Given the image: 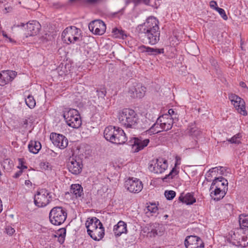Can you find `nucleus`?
Wrapping results in <instances>:
<instances>
[{"label": "nucleus", "mask_w": 248, "mask_h": 248, "mask_svg": "<svg viewBox=\"0 0 248 248\" xmlns=\"http://www.w3.org/2000/svg\"><path fill=\"white\" fill-rule=\"evenodd\" d=\"M158 24L159 21L155 17L150 16L143 24L139 25L136 30L140 37H146L149 44L154 45L160 39V31Z\"/></svg>", "instance_id": "obj_1"}, {"label": "nucleus", "mask_w": 248, "mask_h": 248, "mask_svg": "<svg viewBox=\"0 0 248 248\" xmlns=\"http://www.w3.org/2000/svg\"><path fill=\"white\" fill-rule=\"evenodd\" d=\"M119 122L125 128L146 129L149 127V119H145L143 124H139L140 119L136 112L130 108H124L118 114Z\"/></svg>", "instance_id": "obj_2"}, {"label": "nucleus", "mask_w": 248, "mask_h": 248, "mask_svg": "<svg viewBox=\"0 0 248 248\" xmlns=\"http://www.w3.org/2000/svg\"><path fill=\"white\" fill-rule=\"evenodd\" d=\"M104 135L108 141L117 144H124L127 140L124 131L121 128L112 125L105 128Z\"/></svg>", "instance_id": "obj_3"}, {"label": "nucleus", "mask_w": 248, "mask_h": 248, "mask_svg": "<svg viewBox=\"0 0 248 248\" xmlns=\"http://www.w3.org/2000/svg\"><path fill=\"white\" fill-rule=\"evenodd\" d=\"M85 225L88 234L93 240L99 241L104 237V228L101 221L96 217L89 218Z\"/></svg>", "instance_id": "obj_4"}, {"label": "nucleus", "mask_w": 248, "mask_h": 248, "mask_svg": "<svg viewBox=\"0 0 248 248\" xmlns=\"http://www.w3.org/2000/svg\"><path fill=\"white\" fill-rule=\"evenodd\" d=\"M63 117L67 124L73 128H78L81 125V117L77 109H65L63 111Z\"/></svg>", "instance_id": "obj_5"}, {"label": "nucleus", "mask_w": 248, "mask_h": 248, "mask_svg": "<svg viewBox=\"0 0 248 248\" xmlns=\"http://www.w3.org/2000/svg\"><path fill=\"white\" fill-rule=\"evenodd\" d=\"M81 30L75 27L66 28L62 32V36L63 40L67 44H74L81 40Z\"/></svg>", "instance_id": "obj_6"}, {"label": "nucleus", "mask_w": 248, "mask_h": 248, "mask_svg": "<svg viewBox=\"0 0 248 248\" xmlns=\"http://www.w3.org/2000/svg\"><path fill=\"white\" fill-rule=\"evenodd\" d=\"M67 212L62 206L53 207L49 214L50 222L54 225H60L66 220Z\"/></svg>", "instance_id": "obj_7"}, {"label": "nucleus", "mask_w": 248, "mask_h": 248, "mask_svg": "<svg viewBox=\"0 0 248 248\" xmlns=\"http://www.w3.org/2000/svg\"><path fill=\"white\" fill-rule=\"evenodd\" d=\"M52 201V193L46 189H39L34 196V204L38 207H43Z\"/></svg>", "instance_id": "obj_8"}, {"label": "nucleus", "mask_w": 248, "mask_h": 248, "mask_svg": "<svg viewBox=\"0 0 248 248\" xmlns=\"http://www.w3.org/2000/svg\"><path fill=\"white\" fill-rule=\"evenodd\" d=\"M67 166L70 172L75 175L78 174L81 172L83 168L82 159L77 156L70 157Z\"/></svg>", "instance_id": "obj_9"}, {"label": "nucleus", "mask_w": 248, "mask_h": 248, "mask_svg": "<svg viewBox=\"0 0 248 248\" xmlns=\"http://www.w3.org/2000/svg\"><path fill=\"white\" fill-rule=\"evenodd\" d=\"M125 188L131 193H139L143 188L142 182L137 178H129L125 181Z\"/></svg>", "instance_id": "obj_10"}, {"label": "nucleus", "mask_w": 248, "mask_h": 248, "mask_svg": "<svg viewBox=\"0 0 248 248\" xmlns=\"http://www.w3.org/2000/svg\"><path fill=\"white\" fill-rule=\"evenodd\" d=\"M185 245L186 248H204V244L202 239L195 235L186 236Z\"/></svg>", "instance_id": "obj_11"}, {"label": "nucleus", "mask_w": 248, "mask_h": 248, "mask_svg": "<svg viewBox=\"0 0 248 248\" xmlns=\"http://www.w3.org/2000/svg\"><path fill=\"white\" fill-rule=\"evenodd\" d=\"M90 31L96 35H102L106 31V27L104 22L98 19L95 20L89 24Z\"/></svg>", "instance_id": "obj_12"}, {"label": "nucleus", "mask_w": 248, "mask_h": 248, "mask_svg": "<svg viewBox=\"0 0 248 248\" xmlns=\"http://www.w3.org/2000/svg\"><path fill=\"white\" fill-rule=\"evenodd\" d=\"M50 139L53 144L61 149H64L68 145L67 139L62 135L52 133L50 134Z\"/></svg>", "instance_id": "obj_13"}, {"label": "nucleus", "mask_w": 248, "mask_h": 248, "mask_svg": "<svg viewBox=\"0 0 248 248\" xmlns=\"http://www.w3.org/2000/svg\"><path fill=\"white\" fill-rule=\"evenodd\" d=\"M243 234H244L243 228H237L233 232L231 231L230 235L231 241L232 243L237 246L245 247L246 243H244L242 241H240Z\"/></svg>", "instance_id": "obj_14"}, {"label": "nucleus", "mask_w": 248, "mask_h": 248, "mask_svg": "<svg viewBox=\"0 0 248 248\" xmlns=\"http://www.w3.org/2000/svg\"><path fill=\"white\" fill-rule=\"evenodd\" d=\"M168 167L167 161L163 158L157 159L155 162L149 165V169L155 173H162Z\"/></svg>", "instance_id": "obj_15"}, {"label": "nucleus", "mask_w": 248, "mask_h": 248, "mask_svg": "<svg viewBox=\"0 0 248 248\" xmlns=\"http://www.w3.org/2000/svg\"><path fill=\"white\" fill-rule=\"evenodd\" d=\"M148 139H143L142 138H134L131 141V146L134 152H138L146 147L149 143Z\"/></svg>", "instance_id": "obj_16"}, {"label": "nucleus", "mask_w": 248, "mask_h": 248, "mask_svg": "<svg viewBox=\"0 0 248 248\" xmlns=\"http://www.w3.org/2000/svg\"><path fill=\"white\" fill-rule=\"evenodd\" d=\"M157 119L161 127H163V130H164V131H167L171 128L173 120V118L170 117L169 115L167 114H163L159 117Z\"/></svg>", "instance_id": "obj_17"}, {"label": "nucleus", "mask_w": 248, "mask_h": 248, "mask_svg": "<svg viewBox=\"0 0 248 248\" xmlns=\"http://www.w3.org/2000/svg\"><path fill=\"white\" fill-rule=\"evenodd\" d=\"M146 92V88L140 84H136V85L132 86L129 90V93L133 98H141Z\"/></svg>", "instance_id": "obj_18"}, {"label": "nucleus", "mask_w": 248, "mask_h": 248, "mask_svg": "<svg viewBox=\"0 0 248 248\" xmlns=\"http://www.w3.org/2000/svg\"><path fill=\"white\" fill-rule=\"evenodd\" d=\"M16 73L14 71H2L0 73V86H4L13 80Z\"/></svg>", "instance_id": "obj_19"}, {"label": "nucleus", "mask_w": 248, "mask_h": 248, "mask_svg": "<svg viewBox=\"0 0 248 248\" xmlns=\"http://www.w3.org/2000/svg\"><path fill=\"white\" fill-rule=\"evenodd\" d=\"M228 181L223 177L221 176L216 178L212 183L210 190H212L214 188L215 186H216L217 188H219L220 189H224V191L227 192L228 190Z\"/></svg>", "instance_id": "obj_20"}, {"label": "nucleus", "mask_w": 248, "mask_h": 248, "mask_svg": "<svg viewBox=\"0 0 248 248\" xmlns=\"http://www.w3.org/2000/svg\"><path fill=\"white\" fill-rule=\"evenodd\" d=\"M138 50L140 53H147L149 55H157L160 54H163L164 52V48H152L149 46H146L144 45H141L138 47Z\"/></svg>", "instance_id": "obj_21"}, {"label": "nucleus", "mask_w": 248, "mask_h": 248, "mask_svg": "<svg viewBox=\"0 0 248 248\" xmlns=\"http://www.w3.org/2000/svg\"><path fill=\"white\" fill-rule=\"evenodd\" d=\"M41 27L40 23L36 20L29 22L27 24V28L29 32L28 34L30 36L36 35L39 32Z\"/></svg>", "instance_id": "obj_22"}, {"label": "nucleus", "mask_w": 248, "mask_h": 248, "mask_svg": "<svg viewBox=\"0 0 248 248\" xmlns=\"http://www.w3.org/2000/svg\"><path fill=\"white\" fill-rule=\"evenodd\" d=\"M113 231L116 236H120L122 234L126 233L127 232L126 223L123 221H120L114 226Z\"/></svg>", "instance_id": "obj_23"}, {"label": "nucleus", "mask_w": 248, "mask_h": 248, "mask_svg": "<svg viewBox=\"0 0 248 248\" xmlns=\"http://www.w3.org/2000/svg\"><path fill=\"white\" fill-rule=\"evenodd\" d=\"M211 190L212 191L210 193L211 197L215 201H217L222 199L227 192L224 191V189H220L219 188H217L216 186Z\"/></svg>", "instance_id": "obj_24"}, {"label": "nucleus", "mask_w": 248, "mask_h": 248, "mask_svg": "<svg viewBox=\"0 0 248 248\" xmlns=\"http://www.w3.org/2000/svg\"><path fill=\"white\" fill-rule=\"evenodd\" d=\"M245 101L241 98V100H236L232 103L239 113L246 116L247 115V112L245 109Z\"/></svg>", "instance_id": "obj_25"}, {"label": "nucleus", "mask_w": 248, "mask_h": 248, "mask_svg": "<svg viewBox=\"0 0 248 248\" xmlns=\"http://www.w3.org/2000/svg\"><path fill=\"white\" fill-rule=\"evenodd\" d=\"M150 236L155 237L156 235L161 236L163 234L162 225L158 223H155L151 226Z\"/></svg>", "instance_id": "obj_26"}, {"label": "nucleus", "mask_w": 248, "mask_h": 248, "mask_svg": "<svg viewBox=\"0 0 248 248\" xmlns=\"http://www.w3.org/2000/svg\"><path fill=\"white\" fill-rule=\"evenodd\" d=\"M179 200L187 205H191L196 202V199L192 194L188 193L185 196L181 195L179 197Z\"/></svg>", "instance_id": "obj_27"}, {"label": "nucleus", "mask_w": 248, "mask_h": 248, "mask_svg": "<svg viewBox=\"0 0 248 248\" xmlns=\"http://www.w3.org/2000/svg\"><path fill=\"white\" fill-rule=\"evenodd\" d=\"M28 148L30 152L36 154L41 149V144L38 141L31 140L28 145Z\"/></svg>", "instance_id": "obj_28"}, {"label": "nucleus", "mask_w": 248, "mask_h": 248, "mask_svg": "<svg viewBox=\"0 0 248 248\" xmlns=\"http://www.w3.org/2000/svg\"><path fill=\"white\" fill-rule=\"evenodd\" d=\"M70 192L74 194L76 198L80 197L83 194L82 187L79 184L72 185Z\"/></svg>", "instance_id": "obj_29"}, {"label": "nucleus", "mask_w": 248, "mask_h": 248, "mask_svg": "<svg viewBox=\"0 0 248 248\" xmlns=\"http://www.w3.org/2000/svg\"><path fill=\"white\" fill-rule=\"evenodd\" d=\"M162 131H164V130H163V127H161L159 123H158V120L157 119L156 122L154 124H153L148 129V130L146 131V132H147L150 135H152L158 133Z\"/></svg>", "instance_id": "obj_30"}, {"label": "nucleus", "mask_w": 248, "mask_h": 248, "mask_svg": "<svg viewBox=\"0 0 248 248\" xmlns=\"http://www.w3.org/2000/svg\"><path fill=\"white\" fill-rule=\"evenodd\" d=\"M239 222L240 228H247L248 230V215L242 214L239 215Z\"/></svg>", "instance_id": "obj_31"}, {"label": "nucleus", "mask_w": 248, "mask_h": 248, "mask_svg": "<svg viewBox=\"0 0 248 248\" xmlns=\"http://www.w3.org/2000/svg\"><path fill=\"white\" fill-rule=\"evenodd\" d=\"M25 102L26 105L31 108H33L36 105L34 97L31 95H28L27 98L25 99Z\"/></svg>", "instance_id": "obj_32"}, {"label": "nucleus", "mask_w": 248, "mask_h": 248, "mask_svg": "<svg viewBox=\"0 0 248 248\" xmlns=\"http://www.w3.org/2000/svg\"><path fill=\"white\" fill-rule=\"evenodd\" d=\"M112 35L115 38H124V31L122 30H120L117 28H114L113 29Z\"/></svg>", "instance_id": "obj_33"}, {"label": "nucleus", "mask_w": 248, "mask_h": 248, "mask_svg": "<svg viewBox=\"0 0 248 248\" xmlns=\"http://www.w3.org/2000/svg\"><path fill=\"white\" fill-rule=\"evenodd\" d=\"M189 53L192 55H196L198 53V47L196 44H193L190 46H188Z\"/></svg>", "instance_id": "obj_34"}, {"label": "nucleus", "mask_w": 248, "mask_h": 248, "mask_svg": "<svg viewBox=\"0 0 248 248\" xmlns=\"http://www.w3.org/2000/svg\"><path fill=\"white\" fill-rule=\"evenodd\" d=\"M188 132L190 135L198 137L200 135V131L196 127H189L188 128Z\"/></svg>", "instance_id": "obj_35"}, {"label": "nucleus", "mask_w": 248, "mask_h": 248, "mask_svg": "<svg viewBox=\"0 0 248 248\" xmlns=\"http://www.w3.org/2000/svg\"><path fill=\"white\" fill-rule=\"evenodd\" d=\"M95 92L97 93V95L98 96V98H104L107 93L106 90L104 87L96 90Z\"/></svg>", "instance_id": "obj_36"}, {"label": "nucleus", "mask_w": 248, "mask_h": 248, "mask_svg": "<svg viewBox=\"0 0 248 248\" xmlns=\"http://www.w3.org/2000/svg\"><path fill=\"white\" fill-rule=\"evenodd\" d=\"M164 194L168 200H171L174 198L176 193L173 190H166L165 191Z\"/></svg>", "instance_id": "obj_37"}, {"label": "nucleus", "mask_w": 248, "mask_h": 248, "mask_svg": "<svg viewBox=\"0 0 248 248\" xmlns=\"http://www.w3.org/2000/svg\"><path fill=\"white\" fill-rule=\"evenodd\" d=\"M178 170H177L175 168H173L169 174L166 175L164 178V179H166L167 178H171L172 179L173 177L178 173Z\"/></svg>", "instance_id": "obj_38"}, {"label": "nucleus", "mask_w": 248, "mask_h": 248, "mask_svg": "<svg viewBox=\"0 0 248 248\" xmlns=\"http://www.w3.org/2000/svg\"><path fill=\"white\" fill-rule=\"evenodd\" d=\"M102 0H83V4L86 5H94Z\"/></svg>", "instance_id": "obj_39"}, {"label": "nucleus", "mask_w": 248, "mask_h": 248, "mask_svg": "<svg viewBox=\"0 0 248 248\" xmlns=\"http://www.w3.org/2000/svg\"><path fill=\"white\" fill-rule=\"evenodd\" d=\"M147 210L151 213H155L157 210V207L155 203H152L150 205L147 206Z\"/></svg>", "instance_id": "obj_40"}, {"label": "nucleus", "mask_w": 248, "mask_h": 248, "mask_svg": "<svg viewBox=\"0 0 248 248\" xmlns=\"http://www.w3.org/2000/svg\"><path fill=\"white\" fill-rule=\"evenodd\" d=\"M216 11H217L218 12V13L220 15V16L224 19L226 20L228 18L227 16L226 15L224 9L219 7H217L216 8Z\"/></svg>", "instance_id": "obj_41"}, {"label": "nucleus", "mask_w": 248, "mask_h": 248, "mask_svg": "<svg viewBox=\"0 0 248 248\" xmlns=\"http://www.w3.org/2000/svg\"><path fill=\"white\" fill-rule=\"evenodd\" d=\"M229 98L232 103H233L236 100H241V98L235 94H231L230 95Z\"/></svg>", "instance_id": "obj_42"}, {"label": "nucleus", "mask_w": 248, "mask_h": 248, "mask_svg": "<svg viewBox=\"0 0 248 248\" xmlns=\"http://www.w3.org/2000/svg\"><path fill=\"white\" fill-rule=\"evenodd\" d=\"M228 141L231 143H235L237 144H239L241 143L240 140H237L236 137H234V136H233L231 139L228 140Z\"/></svg>", "instance_id": "obj_43"}, {"label": "nucleus", "mask_w": 248, "mask_h": 248, "mask_svg": "<svg viewBox=\"0 0 248 248\" xmlns=\"http://www.w3.org/2000/svg\"><path fill=\"white\" fill-rule=\"evenodd\" d=\"M6 232L7 234L12 235L15 232V231L12 227L8 226L6 228Z\"/></svg>", "instance_id": "obj_44"}, {"label": "nucleus", "mask_w": 248, "mask_h": 248, "mask_svg": "<svg viewBox=\"0 0 248 248\" xmlns=\"http://www.w3.org/2000/svg\"><path fill=\"white\" fill-rule=\"evenodd\" d=\"M243 241L244 243H246L245 247L248 246V238L247 236L245 235V232H244V234H243L242 236L240 241Z\"/></svg>", "instance_id": "obj_45"}, {"label": "nucleus", "mask_w": 248, "mask_h": 248, "mask_svg": "<svg viewBox=\"0 0 248 248\" xmlns=\"http://www.w3.org/2000/svg\"><path fill=\"white\" fill-rule=\"evenodd\" d=\"M217 3L216 1H214V0H212L210 1V7L213 8V9H214L216 10V8L217 7H218L217 6Z\"/></svg>", "instance_id": "obj_46"}, {"label": "nucleus", "mask_w": 248, "mask_h": 248, "mask_svg": "<svg viewBox=\"0 0 248 248\" xmlns=\"http://www.w3.org/2000/svg\"><path fill=\"white\" fill-rule=\"evenodd\" d=\"M60 232V235L63 237L62 233H63V236H64L66 234V229L65 228H62L59 230Z\"/></svg>", "instance_id": "obj_47"}, {"label": "nucleus", "mask_w": 248, "mask_h": 248, "mask_svg": "<svg viewBox=\"0 0 248 248\" xmlns=\"http://www.w3.org/2000/svg\"><path fill=\"white\" fill-rule=\"evenodd\" d=\"M22 125L23 127H27L28 124V121L27 119H23L21 122Z\"/></svg>", "instance_id": "obj_48"}, {"label": "nucleus", "mask_w": 248, "mask_h": 248, "mask_svg": "<svg viewBox=\"0 0 248 248\" xmlns=\"http://www.w3.org/2000/svg\"><path fill=\"white\" fill-rule=\"evenodd\" d=\"M18 160H19V162L20 163V164L21 165L20 169H27V166H24V165H23V159H22L19 158Z\"/></svg>", "instance_id": "obj_49"}, {"label": "nucleus", "mask_w": 248, "mask_h": 248, "mask_svg": "<svg viewBox=\"0 0 248 248\" xmlns=\"http://www.w3.org/2000/svg\"><path fill=\"white\" fill-rule=\"evenodd\" d=\"M135 2H142L145 4H148L150 2V0H134Z\"/></svg>", "instance_id": "obj_50"}, {"label": "nucleus", "mask_w": 248, "mask_h": 248, "mask_svg": "<svg viewBox=\"0 0 248 248\" xmlns=\"http://www.w3.org/2000/svg\"><path fill=\"white\" fill-rule=\"evenodd\" d=\"M22 173V170H20L15 174L14 177L16 178H18Z\"/></svg>", "instance_id": "obj_51"}, {"label": "nucleus", "mask_w": 248, "mask_h": 248, "mask_svg": "<svg viewBox=\"0 0 248 248\" xmlns=\"http://www.w3.org/2000/svg\"><path fill=\"white\" fill-rule=\"evenodd\" d=\"M170 117H171L172 115L174 113V111L173 109H170L168 111Z\"/></svg>", "instance_id": "obj_52"}, {"label": "nucleus", "mask_w": 248, "mask_h": 248, "mask_svg": "<svg viewBox=\"0 0 248 248\" xmlns=\"http://www.w3.org/2000/svg\"><path fill=\"white\" fill-rule=\"evenodd\" d=\"M218 169L217 168V167H215V168H213L211 169H210L209 170V172H213L214 171L216 172V171H218Z\"/></svg>", "instance_id": "obj_53"}, {"label": "nucleus", "mask_w": 248, "mask_h": 248, "mask_svg": "<svg viewBox=\"0 0 248 248\" xmlns=\"http://www.w3.org/2000/svg\"><path fill=\"white\" fill-rule=\"evenodd\" d=\"M180 158H178L177 157H176V162H175V166L176 167L177 165H180Z\"/></svg>", "instance_id": "obj_54"}, {"label": "nucleus", "mask_w": 248, "mask_h": 248, "mask_svg": "<svg viewBox=\"0 0 248 248\" xmlns=\"http://www.w3.org/2000/svg\"><path fill=\"white\" fill-rule=\"evenodd\" d=\"M239 84L240 86L243 88H246L247 87L246 83L243 81L240 82Z\"/></svg>", "instance_id": "obj_55"}, {"label": "nucleus", "mask_w": 248, "mask_h": 248, "mask_svg": "<svg viewBox=\"0 0 248 248\" xmlns=\"http://www.w3.org/2000/svg\"><path fill=\"white\" fill-rule=\"evenodd\" d=\"M1 33L4 37L6 38H8L7 34L4 31H1Z\"/></svg>", "instance_id": "obj_56"}, {"label": "nucleus", "mask_w": 248, "mask_h": 248, "mask_svg": "<svg viewBox=\"0 0 248 248\" xmlns=\"http://www.w3.org/2000/svg\"><path fill=\"white\" fill-rule=\"evenodd\" d=\"M234 137H236V139L237 140H238L239 139H240L241 137V136L240 135V134L238 133V134H237L236 135H235L234 136H233Z\"/></svg>", "instance_id": "obj_57"}, {"label": "nucleus", "mask_w": 248, "mask_h": 248, "mask_svg": "<svg viewBox=\"0 0 248 248\" xmlns=\"http://www.w3.org/2000/svg\"><path fill=\"white\" fill-rule=\"evenodd\" d=\"M234 137H236V139L237 140H238L239 139H240L241 137V136L240 135V134L238 133V134H237L236 135H235L234 136H233Z\"/></svg>", "instance_id": "obj_58"}, {"label": "nucleus", "mask_w": 248, "mask_h": 248, "mask_svg": "<svg viewBox=\"0 0 248 248\" xmlns=\"http://www.w3.org/2000/svg\"><path fill=\"white\" fill-rule=\"evenodd\" d=\"M69 1L71 3L74 2L76 1H80L83 4V0H69Z\"/></svg>", "instance_id": "obj_59"}, {"label": "nucleus", "mask_w": 248, "mask_h": 248, "mask_svg": "<svg viewBox=\"0 0 248 248\" xmlns=\"http://www.w3.org/2000/svg\"><path fill=\"white\" fill-rule=\"evenodd\" d=\"M48 152H50V154L51 155V154H54V155H52L53 156H55V155H56V153H55V152H54L52 150H49L48 151Z\"/></svg>", "instance_id": "obj_60"}, {"label": "nucleus", "mask_w": 248, "mask_h": 248, "mask_svg": "<svg viewBox=\"0 0 248 248\" xmlns=\"http://www.w3.org/2000/svg\"><path fill=\"white\" fill-rule=\"evenodd\" d=\"M7 38L8 39L9 41L11 43H15L16 42V41L14 40H13L12 38H11V37H8V38Z\"/></svg>", "instance_id": "obj_61"}, {"label": "nucleus", "mask_w": 248, "mask_h": 248, "mask_svg": "<svg viewBox=\"0 0 248 248\" xmlns=\"http://www.w3.org/2000/svg\"><path fill=\"white\" fill-rule=\"evenodd\" d=\"M2 202H1V200L0 199V213L2 211Z\"/></svg>", "instance_id": "obj_62"}, {"label": "nucleus", "mask_w": 248, "mask_h": 248, "mask_svg": "<svg viewBox=\"0 0 248 248\" xmlns=\"http://www.w3.org/2000/svg\"><path fill=\"white\" fill-rule=\"evenodd\" d=\"M0 2H3V0H0Z\"/></svg>", "instance_id": "obj_63"}, {"label": "nucleus", "mask_w": 248, "mask_h": 248, "mask_svg": "<svg viewBox=\"0 0 248 248\" xmlns=\"http://www.w3.org/2000/svg\"><path fill=\"white\" fill-rule=\"evenodd\" d=\"M62 74H63L62 73H59V75H61V76H62Z\"/></svg>", "instance_id": "obj_64"}]
</instances>
